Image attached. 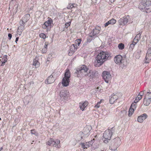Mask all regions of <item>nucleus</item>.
I'll list each match as a JSON object with an SVG mask.
<instances>
[{"label": "nucleus", "instance_id": "nucleus-45", "mask_svg": "<svg viewBox=\"0 0 151 151\" xmlns=\"http://www.w3.org/2000/svg\"><path fill=\"white\" fill-rule=\"evenodd\" d=\"M47 51V48H43L42 50V52L43 53H45Z\"/></svg>", "mask_w": 151, "mask_h": 151}, {"label": "nucleus", "instance_id": "nucleus-13", "mask_svg": "<svg viewBox=\"0 0 151 151\" xmlns=\"http://www.w3.org/2000/svg\"><path fill=\"white\" fill-rule=\"evenodd\" d=\"M114 60L117 64H120L123 63L122 57L120 55H116L114 58Z\"/></svg>", "mask_w": 151, "mask_h": 151}, {"label": "nucleus", "instance_id": "nucleus-57", "mask_svg": "<svg viewBox=\"0 0 151 151\" xmlns=\"http://www.w3.org/2000/svg\"><path fill=\"white\" fill-rule=\"evenodd\" d=\"M3 149L2 147L0 148V151H1Z\"/></svg>", "mask_w": 151, "mask_h": 151}, {"label": "nucleus", "instance_id": "nucleus-31", "mask_svg": "<svg viewBox=\"0 0 151 151\" xmlns=\"http://www.w3.org/2000/svg\"><path fill=\"white\" fill-rule=\"evenodd\" d=\"M91 36L90 34L89 33L87 39V42H90L92 40H93L95 38L92 35L91 36Z\"/></svg>", "mask_w": 151, "mask_h": 151}, {"label": "nucleus", "instance_id": "nucleus-21", "mask_svg": "<svg viewBox=\"0 0 151 151\" xmlns=\"http://www.w3.org/2000/svg\"><path fill=\"white\" fill-rule=\"evenodd\" d=\"M112 142L115 143V144L119 147L121 143V139L119 137H117L114 139L112 140Z\"/></svg>", "mask_w": 151, "mask_h": 151}, {"label": "nucleus", "instance_id": "nucleus-26", "mask_svg": "<svg viewBox=\"0 0 151 151\" xmlns=\"http://www.w3.org/2000/svg\"><path fill=\"white\" fill-rule=\"evenodd\" d=\"M118 147L119 146L115 144V143L111 142V145L109 147V148L111 150L114 151L116 150Z\"/></svg>", "mask_w": 151, "mask_h": 151}, {"label": "nucleus", "instance_id": "nucleus-61", "mask_svg": "<svg viewBox=\"0 0 151 151\" xmlns=\"http://www.w3.org/2000/svg\"><path fill=\"white\" fill-rule=\"evenodd\" d=\"M139 51V53H140V52H141V51Z\"/></svg>", "mask_w": 151, "mask_h": 151}, {"label": "nucleus", "instance_id": "nucleus-23", "mask_svg": "<svg viewBox=\"0 0 151 151\" xmlns=\"http://www.w3.org/2000/svg\"><path fill=\"white\" fill-rule=\"evenodd\" d=\"M7 56H4L3 58L0 59V66H4L5 63L7 61Z\"/></svg>", "mask_w": 151, "mask_h": 151}, {"label": "nucleus", "instance_id": "nucleus-56", "mask_svg": "<svg viewBox=\"0 0 151 151\" xmlns=\"http://www.w3.org/2000/svg\"><path fill=\"white\" fill-rule=\"evenodd\" d=\"M81 137V136L80 137L79 136H78V134L77 137H78V141H80V140H81V139H79Z\"/></svg>", "mask_w": 151, "mask_h": 151}, {"label": "nucleus", "instance_id": "nucleus-42", "mask_svg": "<svg viewBox=\"0 0 151 151\" xmlns=\"http://www.w3.org/2000/svg\"><path fill=\"white\" fill-rule=\"evenodd\" d=\"M141 35V34L139 33L135 37L139 40L140 38Z\"/></svg>", "mask_w": 151, "mask_h": 151}, {"label": "nucleus", "instance_id": "nucleus-33", "mask_svg": "<svg viewBox=\"0 0 151 151\" xmlns=\"http://www.w3.org/2000/svg\"><path fill=\"white\" fill-rule=\"evenodd\" d=\"M134 109H132V107H130L129 111V116H130L134 112Z\"/></svg>", "mask_w": 151, "mask_h": 151}, {"label": "nucleus", "instance_id": "nucleus-52", "mask_svg": "<svg viewBox=\"0 0 151 151\" xmlns=\"http://www.w3.org/2000/svg\"><path fill=\"white\" fill-rule=\"evenodd\" d=\"M144 94V93L143 91V92L142 91L139 93L138 95H140V96H141L142 97V96Z\"/></svg>", "mask_w": 151, "mask_h": 151}, {"label": "nucleus", "instance_id": "nucleus-10", "mask_svg": "<svg viewBox=\"0 0 151 151\" xmlns=\"http://www.w3.org/2000/svg\"><path fill=\"white\" fill-rule=\"evenodd\" d=\"M77 49V46L74 44H72L70 47V49L68 52L69 56H72L73 53L76 51Z\"/></svg>", "mask_w": 151, "mask_h": 151}, {"label": "nucleus", "instance_id": "nucleus-18", "mask_svg": "<svg viewBox=\"0 0 151 151\" xmlns=\"http://www.w3.org/2000/svg\"><path fill=\"white\" fill-rule=\"evenodd\" d=\"M53 22L51 18L46 21L44 23V24L45 26L47 25V31H49L51 28V23Z\"/></svg>", "mask_w": 151, "mask_h": 151}, {"label": "nucleus", "instance_id": "nucleus-48", "mask_svg": "<svg viewBox=\"0 0 151 151\" xmlns=\"http://www.w3.org/2000/svg\"><path fill=\"white\" fill-rule=\"evenodd\" d=\"M142 96H140L139 95H138L137 97H136V100H140L141 99H142Z\"/></svg>", "mask_w": 151, "mask_h": 151}, {"label": "nucleus", "instance_id": "nucleus-14", "mask_svg": "<svg viewBox=\"0 0 151 151\" xmlns=\"http://www.w3.org/2000/svg\"><path fill=\"white\" fill-rule=\"evenodd\" d=\"M55 81L53 76L51 74L45 81V84H48L53 83Z\"/></svg>", "mask_w": 151, "mask_h": 151}, {"label": "nucleus", "instance_id": "nucleus-54", "mask_svg": "<svg viewBox=\"0 0 151 151\" xmlns=\"http://www.w3.org/2000/svg\"><path fill=\"white\" fill-rule=\"evenodd\" d=\"M19 39V37H18L16 38L15 42H16V43H17V42L18 41V40Z\"/></svg>", "mask_w": 151, "mask_h": 151}, {"label": "nucleus", "instance_id": "nucleus-39", "mask_svg": "<svg viewBox=\"0 0 151 151\" xmlns=\"http://www.w3.org/2000/svg\"><path fill=\"white\" fill-rule=\"evenodd\" d=\"M71 24V22H68L66 23L65 24V27L67 28L70 26Z\"/></svg>", "mask_w": 151, "mask_h": 151}, {"label": "nucleus", "instance_id": "nucleus-58", "mask_svg": "<svg viewBox=\"0 0 151 151\" xmlns=\"http://www.w3.org/2000/svg\"><path fill=\"white\" fill-rule=\"evenodd\" d=\"M110 0L111 1V2H112V1H113V2H114V0Z\"/></svg>", "mask_w": 151, "mask_h": 151}, {"label": "nucleus", "instance_id": "nucleus-62", "mask_svg": "<svg viewBox=\"0 0 151 151\" xmlns=\"http://www.w3.org/2000/svg\"><path fill=\"white\" fill-rule=\"evenodd\" d=\"M137 52H138V54L139 53V51H138Z\"/></svg>", "mask_w": 151, "mask_h": 151}, {"label": "nucleus", "instance_id": "nucleus-9", "mask_svg": "<svg viewBox=\"0 0 151 151\" xmlns=\"http://www.w3.org/2000/svg\"><path fill=\"white\" fill-rule=\"evenodd\" d=\"M102 76L103 79L106 83H109V81L110 80L111 78V76L110 72L106 71L103 72Z\"/></svg>", "mask_w": 151, "mask_h": 151}, {"label": "nucleus", "instance_id": "nucleus-41", "mask_svg": "<svg viewBox=\"0 0 151 151\" xmlns=\"http://www.w3.org/2000/svg\"><path fill=\"white\" fill-rule=\"evenodd\" d=\"M136 104L132 103L131 106L130 107H132V109H135L136 107Z\"/></svg>", "mask_w": 151, "mask_h": 151}, {"label": "nucleus", "instance_id": "nucleus-59", "mask_svg": "<svg viewBox=\"0 0 151 151\" xmlns=\"http://www.w3.org/2000/svg\"><path fill=\"white\" fill-rule=\"evenodd\" d=\"M13 47H16V46H15V45H14V46H13Z\"/></svg>", "mask_w": 151, "mask_h": 151}, {"label": "nucleus", "instance_id": "nucleus-32", "mask_svg": "<svg viewBox=\"0 0 151 151\" xmlns=\"http://www.w3.org/2000/svg\"><path fill=\"white\" fill-rule=\"evenodd\" d=\"M81 39H77L76 40L75 43L73 44L76 45V46H77V45L78 46H79L81 44Z\"/></svg>", "mask_w": 151, "mask_h": 151}, {"label": "nucleus", "instance_id": "nucleus-6", "mask_svg": "<svg viewBox=\"0 0 151 151\" xmlns=\"http://www.w3.org/2000/svg\"><path fill=\"white\" fill-rule=\"evenodd\" d=\"M60 141L59 139L54 140L52 139H50L47 142V144L50 146L55 147L59 148L60 147Z\"/></svg>", "mask_w": 151, "mask_h": 151}, {"label": "nucleus", "instance_id": "nucleus-34", "mask_svg": "<svg viewBox=\"0 0 151 151\" xmlns=\"http://www.w3.org/2000/svg\"><path fill=\"white\" fill-rule=\"evenodd\" d=\"M25 25H20L19 27H18V30L20 31V32H22L24 29Z\"/></svg>", "mask_w": 151, "mask_h": 151}, {"label": "nucleus", "instance_id": "nucleus-1", "mask_svg": "<svg viewBox=\"0 0 151 151\" xmlns=\"http://www.w3.org/2000/svg\"><path fill=\"white\" fill-rule=\"evenodd\" d=\"M111 58V54L107 51H101L96 58L97 64L96 66H101L106 61L109 60Z\"/></svg>", "mask_w": 151, "mask_h": 151}, {"label": "nucleus", "instance_id": "nucleus-15", "mask_svg": "<svg viewBox=\"0 0 151 151\" xmlns=\"http://www.w3.org/2000/svg\"><path fill=\"white\" fill-rule=\"evenodd\" d=\"M94 141V139H93L90 141L86 142L85 144L84 143H81V145L83 148H87L92 145Z\"/></svg>", "mask_w": 151, "mask_h": 151}, {"label": "nucleus", "instance_id": "nucleus-8", "mask_svg": "<svg viewBox=\"0 0 151 151\" xmlns=\"http://www.w3.org/2000/svg\"><path fill=\"white\" fill-rule=\"evenodd\" d=\"M130 17L129 16H125L120 19L118 21V22L120 25L124 26L128 22L130 23Z\"/></svg>", "mask_w": 151, "mask_h": 151}, {"label": "nucleus", "instance_id": "nucleus-37", "mask_svg": "<svg viewBox=\"0 0 151 151\" xmlns=\"http://www.w3.org/2000/svg\"><path fill=\"white\" fill-rule=\"evenodd\" d=\"M52 58V55L51 54H49L48 55V57L47 59V61H49L51 60Z\"/></svg>", "mask_w": 151, "mask_h": 151}, {"label": "nucleus", "instance_id": "nucleus-60", "mask_svg": "<svg viewBox=\"0 0 151 151\" xmlns=\"http://www.w3.org/2000/svg\"><path fill=\"white\" fill-rule=\"evenodd\" d=\"M0 120H1V118H0Z\"/></svg>", "mask_w": 151, "mask_h": 151}, {"label": "nucleus", "instance_id": "nucleus-44", "mask_svg": "<svg viewBox=\"0 0 151 151\" xmlns=\"http://www.w3.org/2000/svg\"><path fill=\"white\" fill-rule=\"evenodd\" d=\"M31 132L32 134H34L35 135H37V133L36 132L35 130H31Z\"/></svg>", "mask_w": 151, "mask_h": 151}, {"label": "nucleus", "instance_id": "nucleus-12", "mask_svg": "<svg viewBox=\"0 0 151 151\" xmlns=\"http://www.w3.org/2000/svg\"><path fill=\"white\" fill-rule=\"evenodd\" d=\"M98 73L95 71L90 70L89 73L85 74V76H88L89 79H92L93 78L96 77Z\"/></svg>", "mask_w": 151, "mask_h": 151}, {"label": "nucleus", "instance_id": "nucleus-27", "mask_svg": "<svg viewBox=\"0 0 151 151\" xmlns=\"http://www.w3.org/2000/svg\"><path fill=\"white\" fill-rule=\"evenodd\" d=\"M151 102V99L144 98L143 100V104L144 105L148 106Z\"/></svg>", "mask_w": 151, "mask_h": 151}, {"label": "nucleus", "instance_id": "nucleus-35", "mask_svg": "<svg viewBox=\"0 0 151 151\" xmlns=\"http://www.w3.org/2000/svg\"><path fill=\"white\" fill-rule=\"evenodd\" d=\"M118 47L120 50H122L124 48V45L123 43H120L119 44Z\"/></svg>", "mask_w": 151, "mask_h": 151}, {"label": "nucleus", "instance_id": "nucleus-2", "mask_svg": "<svg viewBox=\"0 0 151 151\" xmlns=\"http://www.w3.org/2000/svg\"><path fill=\"white\" fill-rule=\"evenodd\" d=\"M88 69L85 65H83L79 68H78L75 73V76L78 77H80L81 76H85V74L87 73V71Z\"/></svg>", "mask_w": 151, "mask_h": 151}, {"label": "nucleus", "instance_id": "nucleus-30", "mask_svg": "<svg viewBox=\"0 0 151 151\" xmlns=\"http://www.w3.org/2000/svg\"><path fill=\"white\" fill-rule=\"evenodd\" d=\"M145 98L151 99V93L149 92H147L145 95Z\"/></svg>", "mask_w": 151, "mask_h": 151}, {"label": "nucleus", "instance_id": "nucleus-43", "mask_svg": "<svg viewBox=\"0 0 151 151\" xmlns=\"http://www.w3.org/2000/svg\"><path fill=\"white\" fill-rule=\"evenodd\" d=\"M19 23L20 25H24L25 23V22H24L22 19L20 20Z\"/></svg>", "mask_w": 151, "mask_h": 151}, {"label": "nucleus", "instance_id": "nucleus-53", "mask_svg": "<svg viewBox=\"0 0 151 151\" xmlns=\"http://www.w3.org/2000/svg\"><path fill=\"white\" fill-rule=\"evenodd\" d=\"M139 100H136V98L135 99L134 101V102L133 103L136 104V103Z\"/></svg>", "mask_w": 151, "mask_h": 151}, {"label": "nucleus", "instance_id": "nucleus-50", "mask_svg": "<svg viewBox=\"0 0 151 151\" xmlns=\"http://www.w3.org/2000/svg\"><path fill=\"white\" fill-rule=\"evenodd\" d=\"M8 36L9 37V40H10L12 37V35L10 33H9L8 34Z\"/></svg>", "mask_w": 151, "mask_h": 151}, {"label": "nucleus", "instance_id": "nucleus-11", "mask_svg": "<svg viewBox=\"0 0 151 151\" xmlns=\"http://www.w3.org/2000/svg\"><path fill=\"white\" fill-rule=\"evenodd\" d=\"M151 60V47L148 49L147 52L145 57V63H148Z\"/></svg>", "mask_w": 151, "mask_h": 151}, {"label": "nucleus", "instance_id": "nucleus-64", "mask_svg": "<svg viewBox=\"0 0 151 151\" xmlns=\"http://www.w3.org/2000/svg\"><path fill=\"white\" fill-rule=\"evenodd\" d=\"M92 1L93 0H91Z\"/></svg>", "mask_w": 151, "mask_h": 151}, {"label": "nucleus", "instance_id": "nucleus-40", "mask_svg": "<svg viewBox=\"0 0 151 151\" xmlns=\"http://www.w3.org/2000/svg\"><path fill=\"white\" fill-rule=\"evenodd\" d=\"M40 37L42 38L43 39H45L46 38V36L45 35L44 33H41L40 34Z\"/></svg>", "mask_w": 151, "mask_h": 151}, {"label": "nucleus", "instance_id": "nucleus-19", "mask_svg": "<svg viewBox=\"0 0 151 151\" xmlns=\"http://www.w3.org/2000/svg\"><path fill=\"white\" fill-rule=\"evenodd\" d=\"M88 102L85 101L84 102H82L79 103V107L82 111H83L84 110L85 108L88 105Z\"/></svg>", "mask_w": 151, "mask_h": 151}, {"label": "nucleus", "instance_id": "nucleus-49", "mask_svg": "<svg viewBox=\"0 0 151 151\" xmlns=\"http://www.w3.org/2000/svg\"><path fill=\"white\" fill-rule=\"evenodd\" d=\"M109 24H110L109 21L108 22H107L106 23L104 24V27H106Z\"/></svg>", "mask_w": 151, "mask_h": 151}, {"label": "nucleus", "instance_id": "nucleus-20", "mask_svg": "<svg viewBox=\"0 0 151 151\" xmlns=\"http://www.w3.org/2000/svg\"><path fill=\"white\" fill-rule=\"evenodd\" d=\"M99 30L97 29L96 28L94 29L93 31H92L90 35L92 37V35L94 38L96 37V35L99 33Z\"/></svg>", "mask_w": 151, "mask_h": 151}, {"label": "nucleus", "instance_id": "nucleus-29", "mask_svg": "<svg viewBox=\"0 0 151 151\" xmlns=\"http://www.w3.org/2000/svg\"><path fill=\"white\" fill-rule=\"evenodd\" d=\"M77 5L75 4L70 3L67 6V8L68 9H71L73 8L76 7Z\"/></svg>", "mask_w": 151, "mask_h": 151}, {"label": "nucleus", "instance_id": "nucleus-7", "mask_svg": "<svg viewBox=\"0 0 151 151\" xmlns=\"http://www.w3.org/2000/svg\"><path fill=\"white\" fill-rule=\"evenodd\" d=\"M91 129V127L90 126H86L83 129V132H80L78 134V136L80 137H81L79 139H82L83 136H85L89 133Z\"/></svg>", "mask_w": 151, "mask_h": 151}, {"label": "nucleus", "instance_id": "nucleus-63", "mask_svg": "<svg viewBox=\"0 0 151 151\" xmlns=\"http://www.w3.org/2000/svg\"><path fill=\"white\" fill-rule=\"evenodd\" d=\"M101 151H103V150H101Z\"/></svg>", "mask_w": 151, "mask_h": 151}, {"label": "nucleus", "instance_id": "nucleus-24", "mask_svg": "<svg viewBox=\"0 0 151 151\" xmlns=\"http://www.w3.org/2000/svg\"><path fill=\"white\" fill-rule=\"evenodd\" d=\"M37 56L36 57L35 59L33 60L32 65L35 66L36 68L38 67L40 65V63L38 62V59H37Z\"/></svg>", "mask_w": 151, "mask_h": 151}, {"label": "nucleus", "instance_id": "nucleus-38", "mask_svg": "<svg viewBox=\"0 0 151 151\" xmlns=\"http://www.w3.org/2000/svg\"><path fill=\"white\" fill-rule=\"evenodd\" d=\"M139 40L134 37L132 43H134V44L136 45L137 43L139 42Z\"/></svg>", "mask_w": 151, "mask_h": 151}, {"label": "nucleus", "instance_id": "nucleus-25", "mask_svg": "<svg viewBox=\"0 0 151 151\" xmlns=\"http://www.w3.org/2000/svg\"><path fill=\"white\" fill-rule=\"evenodd\" d=\"M146 10H150L151 9V1H147L145 2Z\"/></svg>", "mask_w": 151, "mask_h": 151}, {"label": "nucleus", "instance_id": "nucleus-22", "mask_svg": "<svg viewBox=\"0 0 151 151\" xmlns=\"http://www.w3.org/2000/svg\"><path fill=\"white\" fill-rule=\"evenodd\" d=\"M139 8L142 11L146 12L145 7V3L144 2H142L140 3Z\"/></svg>", "mask_w": 151, "mask_h": 151}, {"label": "nucleus", "instance_id": "nucleus-17", "mask_svg": "<svg viewBox=\"0 0 151 151\" xmlns=\"http://www.w3.org/2000/svg\"><path fill=\"white\" fill-rule=\"evenodd\" d=\"M147 117V115L146 114L144 113L138 117L137 121L140 123L142 122L143 121L146 119Z\"/></svg>", "mask_w": 151, "mask_h": 151}, {"label": "nucleus", "instance_id": "nucleus-46", "mask_svg": "<svg viewBox=\"0 0 151 151\" xmlns=\"http://www.w3.org/2000/svg\"><path fill=\"white\" fill-rule=\"evenodd\" d=\"M135 44H134V43H132V44H131L130 46V49H131L132 50L134 47L135 45Z\"/></svg>", "mask_w": 151, "mask_h": 151}, {"label": "nucleus", "instance_id": "nucleus-55", "mask_svg": "<svg viewBox=\"0 0 151 151\" xmlns=\"http://www.w3.org/2000/svg\"><path fill=\"white\" fill-rule=\"evenodd\" d=\"M47 44H46V42L45 43V45L44 46V48H47Z\"/></svg>", "mask_w": 151, "mask_h": 151}, {"label": "nucleus", "instance_id": "nucleus-3", "mask_svg": "<svg viewBox=\"0 0 151 151\" xmlns=\"http://www.w3.org/2000/svg\"><path fill=\"white\" fill-rule=\"evenodd\" d=\"M114 132L113 128L111 129H109L106 130L103 134L102 140L104 142L107 143L111 139L112 133Z\"/></svg>", "mask_w": 151, "mask_h": 151}, {"label": "nucleus", "instance_id": "nucleus-28", "mask_svg": "<svg viewBox=\"0 0 151 151\" xmlns=\"http://www.w3.org/2000/svg\"><path fill=\"white\" fill-rule=\"evenodd\" d=\"M30 18V15L29 14H27L24 15L22 18L24 22L26 23L29 19Z\"/></svg>", "mask_w": 151, "mask_h": 151}, {"label": "nucleus", "instance_id": "nucleus-4", "mask_svg": "<svg viewBox=\"0 0 151 151\" xmlns=\"http://www.w3.org/2000/svg\"><path fill=\"white\" fill-rule=\"evenodd\" d=\"M59 96L60 102L63 103L67 101L69 98V94L66 91L62 90L60 91Z\"/></svg>", "mask_w": 151, "mask_h": 151}, {"label": "nucleus", "instance_id": "nucleus-47", "mask_svg": "<svg viewBox=\"0 0 151 151\" xmlns=\"http://www.w3.org/2000/svg\"><path fill=\"white\" fill-rule=\"evenodd\" d=\"M101 102H98L95 106V107L96 108H99L100 107V104Z\"/></svg>", "mask_w": 151, "mask_h": 151}, {"label": "nucleus", "instance_id": "nucleus-51", "mask_svg": "<svg viewBox=\"0 0 151 151\" xmlns=\"http://www.w3.org/2000/svg\"><path fill=\"white\" fill-rule=\"evenodd\" d=\"M47 25L46 26H45V24H44H44L42 26V28L44 29H46V30H47Z\"/></svg>", "mask_w": 151, "mask_h": 151}, {"label": "nucleus", "instance_id": "nucleus-36", "mask_svg": "<svg viewBox=\"0 0 151 151\" xmlns=\"http://www.w3.org/2000/svg\"><path fill=\"white\" fill-rule=\"evenodd\" d=\"M109 21L110 24H115L116 22V20L113 18H112L111 19L109 20Z\"/></svg>", "mask_w": 151, "mask_h": 151}, {"label": "nucleus", "instance_id": "nucleus-5", "mask_svg": "<svg viewBox=\"0 0 151 151\" xmlns=\"http://www.w3.org/2000/svg\"><path fill=\"white\" fill-rule=\"evenodd\" d=\"M70 76V74L69 70L67 69L65 73V76L62 80V83L64 86H68L69 82V78Z\"/></svg>", "mask_w": 151, "mask_h": 151}, {"label": "nucleus", "instance_id": "nucleus-16", "mask_svg": "<svg viewBox=\"0 0 151 151\" xmlns=\"http://www.w3.org/2000/svg\"><path fill=\"white\" fill-rule=\"evenodd\" d=\"M118 97L117 95H115L114 93L111 95V96L110 98L109 102L111 104H113L115 101H116Z\"/></svg>", "mask_w": 151, "mask_h": 151}]
</instances>
